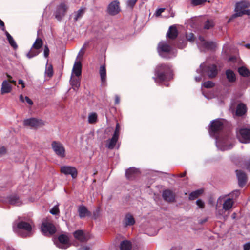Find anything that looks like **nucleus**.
<instances>
[{
    "label": "nucleus",
    "mask_w": 250,
    "mask_h": 250,
    "mask_svg": "<svg viewBox=\"0 0 250 250\" xmlns=\"http://www.w3.org/2000/svg\"><path fill=\"white\" fill-rule=\"evenodd\" d=\"M238 71L239 74L243 77H247L250 76V71L244 66L239 67Z\"/></svg>",
    "instance_id": "obj_36"
},
{
    "label": "nucleus",
    "mask_w": 250,
    "mask_h": 250,
    "mask_svg": "<svg viewBox=\"0 0 250 250\" xmlns=\"http://www.w3.org/2000/svg\"><path fill=\"white\" fill-rule=\"evenodd\" d=\"M201 74L200 76L198 77H196L195 78V80L197 82H199L202 80V76H204L205 75H202V74L200 73Z\"/></svg>",
    "instance_id": "obj_57"
},
{
    "label": "nucleus",
    "mask_w": 250,
    "mask_h": 250,
    "mask_svg": "<svg viewBox=\"0 0 250 250\" xmlns=\"http://www.w3.org/2000/svg\"><path fill=\"white\" fill-rule=\"evenodd\" d=\"M5 35L7 37V39L8 41V42L10 45L13 47L14 49H16L18 47V45H17L16 42L13 39V37L10 35V34L6 31H5Z\"/></svg>",
    "instance_id": "obj_35"
},
{
    "label": "nucleus",
    "mask_w": 250,
    "mask_h": 250,
    "mask_svg": "<svg viewBox=\"0 0 250 250\" xmlns=\"http://www.w3.org/2000/svg\"><path fill=\"white\" fill-rule=\"evenodd\" d=\"M10 83L7 80L3 81L1 85V93L4 94L10 93L12 90V86Z\"/></svg>",
    "instance_id": "obj_23"
},
{
    "label": "nucleus",
    "mask_w": 250,
    "mask_h": 250,
    "mask_svg": "<svg viewBox=\"0 0 250 250\" xmlns=\"http://www.w3.org/2000/svg\"><path fill=\"white\" fill-rule=\"evenodd\" d=\"M138 0H128L127 4L129 6L132 8Z\"/></svg>",
    "instance_id": "obj_50"
},
{
    "label": "nucleus",
    "mask_w": 250,
    "mask_h": 250,
    "mask_svg": "<svg viewBox=\"0 0 250 250\" xmlns=\"http://www.w3.org/2000/svg\"><path fill=\"white\" fill-rule=\"evenodd\" d=\"M79 250H90L89 247L83 246L81 247Z\"/></svg>",
    "instance_id": "obj_58"
},
{
    "label": "nucleus",
    "mask_w": 250,
    "mask_h": 250,
    "mask_svg": "<svg viewBox=\"0 0 250 250\" xmlns=\"http://www.w3.org/2000/svg\"><path fill=\"white\" fill-rule=\"evenodd\" d=\"M244 250H250V242L247 243L243 245Z\"/></svg>",
    "instance_id": "obj_54"
},
{
    "label": "nucleus",
    "mask_w": 250,
    "mask_h": 250,
    "mask_svg": "<svg viewBox=\"0 0 250 250\" xmlns=\"http://www.w3.org/2000/svg\"><path fill=\"white\" fill-rule=\"evenodd\" d=\"M98 121V115L95 112L90 113L88 116V122L89 124L96 123Z\"/></svg>",
    "instance_id": "obj_34"
},
{
    "label": "nucleus",
    "mask_w": 250,
    "mask_h": 250,
    "mask_svg": "<svg viewBox=\"0 0 250 250\" xmlns=\"http://www.w3.org/2000/svg\"><path fill=\"white\" fill-rule=\"evenodd\" d=\"M234 203V200L232 198L219 197L216 205L217 215L223 216L226 211H229L232 208Z\"/></svg>",
    "instance_id": "obj_3"
},
{
    "label": "nucleus",
    "mask_w": 250,
    "mask_h": 250,
    "mask_svg": "<svg viewBox=\"0 0 250 250\" xmlns=\"http://www.w3.org/2000/svg\"><path fill=\"white\" fill-rule=\"evenodd\" d=\"M18 82L19 84L21 85L22 88L25 87V85L23 81H22V80H19Z\"/></svg>",
    "instance_id": "obj_59"
},
{
    "label": "nucleus",
    "mask_w": 250,
    "mask_h": 250,
    "mask_svg": "<svg viewBox=\"0 0 250 250\" xmlns=\"http://www.w3.org/2000/svg\"><path fill=\"white\" fill-rule=\"evenodd\" d=\"M247 169L250 171V161L248 162L247 165Z\"/></svg>",
    "instance_id": "obj_64"
},
{
    "label": "nucleus",
    "mask_w": 250,
    "mask_h": 250,
    "mask_svg": "<svg viewBox=\"0 0 250 250\" xmlns=\"http://www.w3.org/2000/svg\"><path fill=\"white\" fill-rule=\"evenodd\" d=\"M186 38H187V40H188L190 42L193 41L194 40V35L192 33H190L189 34H187Z\"/></svg>",
    "instance_id": "obj_46"
},
{
    "label": "nucleus",
    "mask_w": 250,
    "mask_h": 250,
    "mask_svg": "<svg viewBox=\"0 0 250 250\" xmlns=\"http://www.w3.org/2000/svg\"><path fill=\"white\" fill-rule=\"evenodd\" d=\"M43 53L44 57L47 58L49 54V49L47 45L44 46Z\"/></svg>",
    "instance_id": "obj_48"
},
{
    "label": "nucleus",
    "mask_w": 250,
    "mask_h": 250,
    "mask_svg": "<svg viewBox=\"0 0 250 250\" xmlns=\"http://www.w3.org/2000/svg\"><path fill=\"white\" fill-rule=\"evenodd\" d=\"M24 124L26 126L35 128L40 127L44 125V123L42 120L37 119L34 118L25 120Z\"/></svg>",
    "instance_id": "obj_15"
},
{
    "label": "nucleus",
    "mask_w": 250,
    "mask_h": 250,
    "mask_svg": "<svg viewBox=\"0 0 250 250\" xmlns=\"http://www.w3.org/2000/svg\"><path fill=\"white\" fill-rule=\"evenodd\" d=\"M99 73L102 85H104L106 82V71L104 65L100 66Z\"/></svg>",
    "instance_id": "obj_26"
},
{
    "label": "nucleus",
    "mask_w": 250,
    "mask_h": 250,
    "mask_svg": "<svg viewBox=\"0 0 250 250\" xmlns=\"http://www.w3.org/2000/svg\"><path fill=\"white\" fill-rule=\"evenodd\" d=\"M42 45V40L39 38H37L30 51L27 54V57L30 59L37 56L40 53L41 51L40 49Z\"/></svg>",
    "instance_id": "obj_9"
},
{
    "label": "nucleus",
    "mask_w": 250,
    "mask_h": 250,
    "mask_svg": "<svg viewBox=\"0 0 250 250\" xmlns=\"http://www.w3.org/2000/svg\"><path fill=\"white\" fill-rule=\"evenodd\" d=\"M74 237L82 242H86L89 239L88 234H85L83 231L82 230H77L73 233Z\"/></svg>",
    "instance_id": "obj_18"
},
{
    "label": "nucleus",
    "mask_w": 250,
    "mask_h": 250,
    "mask_svg": "<svg viewBox=\"0 0 250 250\" xmlns=\"http://www.w3.org/2000/svg\"><path fill=\"white\" fill-rule=\"evenodd\" d=\"M8 200L9 203L13 205L19 206L22 203L19 197L16 195L10 196L8 198Z\"/></svg>",
    "instance_id": "obj_29"
},
{
    "label": "nucleus",
    "mask_w": 250,
    "mask_h": 250,
    "mask_svg": "<svg viewBox=\"0 0 250 250\" xmlns=\"http://www.w3.org/2000/svg\"><path fill=\"white\" fill-rule=\"evenodd\" d=\"M165 8H159L156 11L155 15L156 16H159L161 15V14L165 11Z\"/></svg>",
    "instance_id": "obj_52"
},
{
    "label": "nucleus",
    "mask_w": 250,
    "mask_h": 250,
    "mask_svg": "<svg viewBox=\"0 0 250 250\" xmlns=\"http://www.w3.org/2000/svg\"><path fill=\"white\" fill-rule=\"evenodd\" d=\"M45 74L49 77H51L52 76L53 74V67L51 65H48L47 63V67L45 70Z\"/></svg>",
    "instance_id": "obj_40"
},
{
    "label": "nucleus",
    "mask_w": 250,
    "mask_h": 250,
    "mask_svg": "<svg viewBox=\"0 0 250 250\" xmlns=\"http://www.w3.org/2000/svg\"><path fill=\"white\" fill-rule=\"evenodd\" d=\"M25 101L29 104V105H32L33 104V102L32 100L27 96L25 97Z\"/></svg>",
    "instance_id": "obj_56"
},
{
    "label": "nucleus",
    "mask_w": 250,
    "mask_h": 250,
    "mask_svg": "<svg viewBox=\"0 0 250 250\" xmlns=\"http://www.w3.org/2000/svg\"><path fill=\"white\" fill-rule=\"evenodd\" d=\"M176 46L180 49H183L186 46V41L184 40H179L177 43Z\"/></svg>",
    "instance_id": "obj_43"
},
{
    "label": "nucleus",
    "mask_w": 250,
    "mask_h": 250,
    "mask_svg": "<svg viewBox=\"0 0 250 250\" xmlns=\"http://www.w3.org/2000/svg\"><path fill=\"white\" fill-rule=\"evenodd\" d=\"M7 77L8 79V80L7 81L9 82V83H12L14 85H16V81L11 80L12 77L10 75H9L8 74H7Z\"/></svg>",
    "instance_id": "obj_53"
},
{
    "label": "nucleus",
    "mask_w": 250,
    "mask_h": 250,
    "mask_svg": "<svg viewBox=\"0 0 250 250\" xmlns=\"http://www.w3.org/2000/svg\"><path fill=\"white\" fill-rule=\"evenodd\" d=\"M78 212L81 218H84L86 216H90L91 214V212L88 211L86 208L84 206H80L79 207Z\"/></svg>",
    "instance_id": "obj_25"
},
{
    "label": "nucleus",
    "mask_w": 250,
    "mask_h": 250,
    "mask_svg": "<svg viewBox=\"0 0 250 250\" xmlns=\"http://www.w3.org/2000/svg\"><path fill=\"white\" fill-rule=\"evenodd\" d=\"M121 127L120 125L118 123L116 124L115 130L114 131L113 135H115L116 136L119 137L120 134Z\"/></svg>",
    "instance_id": "obj_45"
},
{
    "label": "nucleus",
    "mask_w": 250,
    "mask_h": 250,
    "mask_svg": "<svg viewBox=\"0 0 250 250\" xmlns=\"http://www.w3.org/2000/svg\"><path fill=\"white\" fill-rule=\"evenodd\" d=\"M119 2L117 1H114L111 2L107 8L108 13L111 15H115L120 11Z\"/></svg>",
    "instance_id": "obj_17"
},
{
    "label": "nucleus",
    "mask_w": 250,
    "mask_h": 250,
    "mask_svg": "<svg viewBox=\"0 0 250 250\" xmlns=\"http://www.w3.org/2000/svg\"><path fill=\"white\" fill-rule=\"evenodd\" d=\"M60 172L65 175H70L73 179L77 177L78 171L74 167L65 165L61 167Z\"/></svg>",
    "instance_id": "obj_12"
},
{
    "label": "nucleus",
    "mask_w": 250,
    "mask_h": 250,
    "mask_svg": "<svg viewBox=\"0 0 250 250\" xmlns=\"http://www.w3.org/2000/svg\"><path fill=\"white\" fill-rule=\"evenodd\" d=\"M157 50L160 56L164 58H170L175 56L173 47L166 41H162L159 43Z\"/></svg>",
    "instance_id": "obj_4"
},
{
    "label": "nucleus",
    "mask_w": 250,
    "mask_h": 250,
    "mask_svg": "<svg viewBox=\"0 0 250 250\" xmlns=\"http://www.w3.org/2000/svg\"><path fill=\"white\" fill-rule=\"evenodd\" d=\"M207 220H208L207 218H206L203 220H200V223L202 224L204 223L205 222H206V221H207Z\"/></svg>",
    "instance_id": "obj_62"
},
{
    "label": "nucleus",
    "mask_w": 250,
    "mask_h": 250,
    "mask_svg": "<svg viewBox=\"0 0 250 250\" xmlns=\"http://www.w3.org/2000/svg\"><path fill=\"white\" fill-rule=\"evenodd\" d=\"M224 121L220 119L212 121L209 130L210 135L215 138L216 146L222 151L230 149L233 146L228 134L223 130Z\"/></svg>",
    "instance_id": "obj_1"
},
{
    "label": "nucleus",
    "mask_w": 250,
    "mask_h": 250,
    "mask_svg": "<svg viewBox=\"0 0 250 250\" xmlns=\"http://www.w3.org/2000/svg\"><path fill=\"white\" fill-rule=\"evenodd\" d=\"M56 246L59 248L66 249L70 246L68 237L65 234L60 235L58 237V241L56 243Z\"/></svg>",
    "instance_id": "obj_14"
},
{
    "label": "nucleus",
    "mask_w": 250,
    "mask_h": 250,
    "mask_svg": "<svg viewBox=\"0 0 250 250\" xmlns=\"http://www.w3.org/2000/svg\"><path fill=\"white\" fill-rule=\"evenodd\" d=\"M196 204L200 208H204V203L200 199L196 201Z\"/></svg>",
    "instance_id": "obj_49"
},
{
    "label": "nucleus",
    "mask_w": 250,
    "mask_h": 250,
    "mask_svg": "<svg viewBox=\"0 0 250 250\" xmlns=\"http://www.w3.org/2000/svg\"><path fill=\"white\" fill-rule=\"evenodd\" d=\"M70 83L73 89L75 91L78 90L80 86V79L79 78H71L70 81Z\"/></svg>",
    "instance_id": "obj_32"
},
{
    "label": "nucleus",
    "mask_w": 250,
    "mask_h": 250,
    "mask_svg": "<svg viewBox=\"0 0 250 250\" xmlns=\"http://www.w3.org/2000/svg\"><path fill=\"white\" fill-rule=\"evenodd\" d=\"M236 173L239 186L243 187L247 182V177L245 173L242 170H236Z\"/></svg>",
    "instance_id": "obj_19"
},
{
    "label": "nucleus",
    "mask_w": 250,
    "mask_h": 250,
    "mask_svg": "<svg viewBox=\"0 0 250 250\" xmlns=\"http://www.w3.org/2000/svg\"><path fill=\"white\" fill-rule=\"evenodd\" d=\"M178 32L175 25L170 26L167 33L166 37L167 39L173 40L178 36Z\"/></svg>",
    "instance_id": "obj_20"
},
{
    "label": "nucleus",
    "mask_w": 250,
    "mask_h": 250,
    "mask_svg": "<svg viewBox=\"0 0 250 250\" xmlns=\"http://www.w3.org/2000/svg\"><path fill=\"white\" fill-rule=\"evenodd\" d=\"M68 9V6L64 3H62L57 6L54 15L55 18L60 21L65 16Z\"/></svg>",
    "instance_id": "obj_13"
},
{
    "label": "nucleus",
    "mask_w": 250,
    "mask_h": 250,
    "mask_svg": "<svg viewBox=\"0 0 250 250\" xmlns=\"http://www.w3.org/2000/svg\"><path fill=\"white\" fill-rule=\"evenodd\" d=\"M237 137L242 143H250V126L242 127L236 131Z\"/></svg>",
    "instance_id": "obj_6"
},
{
    "label": "nucleus",
    "mask_w": 250,
    "mask_h": 250,
    "mask_svg": "<svg viewBox=\"0 0 250 250\" xmlns=\"http://www.w3.org/2000/svg\"><path fill=\"white\" fill-rule=\"evenodd\" d=\"M41 229L45 235L53 234L56 232L55 226L51 223L48 222L43 223Z\"/></svg>",
    "instance_id": "obj_16"
},
{
    "label": "nucleus",
    "mask_w": 250,
    "mask_h": 250,
    "mask_svg": "<svg viewBox=\"0 0 250 250\" xmlns=\"http://www.w3.org/2000/svg\"><path fill=\"white\" fill-rule=\"evenodd\" d=\"M247 111V107L243 104H239L236 110V114L237 116H241L244 115Z\"/></svg>",
    "instance_id": "obj_30"
},
{
    "label": "nucleus",
    "mask_w": 250,
    "mask_h": 250,
    "mask_svg": "<svg viewBox=\"0 0 250 250\" xmlns=\"http://www.w3.org/2000/svg\"><path fill=\"white\" fill-rule=\"evenodd\" d=\"M135 223V219L130 213L126 214L122 222L123 226L125 227L132 226Z\"/></svg>",
    "instance_id": "obj_21"
},
{
    "label": "nucleus",
    "mask_w": 250,
    "mask_h": 250,
    "mask_svg": "<svg viewBox=\"0 0 250 250\" xmlns=\"http://www.w3.org/2000/svg\"><path fill=\"white\" fill-rule=\"evenodd\" d=\"M203 193V189H198L196 191L192 192L189 196V200H194L197 197H198L201 194Z\"/></svg>",
    "instance_id": "obj_37"
},
{
    "label": "nucleus",
    "mask_w": 250,
    "mask_h": 250,
    "mask_svg": "<svg viewBox=\"0 0 250 250\" xmlns=\"http://www.w3.org/2000/svg\"><path fill=\"white\" fill-rule=\"evenodd\" d=\"M50 213L53 215H58L59 212L58 205L55 206L50 211Z\"/></svg>",
    "instance_id": "obj_42"
},
{
    "label": "nucleus",
    "mask_w": 250,
    "mask_h": 250,
    "mask_svg": "<svg viewBox=\"0 0 250 250\" xmlns=\"http://www.w3.org/2000/svg\"><path fill=\"white\" fill-rule=\"evenodd\" d=\"M85 8L82 7L75 13V16L74 17L75 21H78L79 19L82 17L85 12Z\"/></svg>",
    "instance_id": "obj_38"
},
{
    "label": "nucleus",
    "mask_w": 250,
    "mask_h": 250,
    "mask_svg": "<svg viewBox=\"0 0 250 250\" xmlns=\"http://www.w3.org/2000/svg\"><path fill=\"white\" fill-rule=\"evenodd\" d=\"M197 44L199 49L201 51L206 50L214 49L216 46L215 42H207L201 36L198 38Z\"/></svg>",
    "instance_id": "obj_8"
},
{
    "label": "nucleus",
    "mask_w": 250,
    "mask_h": 250,
    "mask_svg": "<svg viewBox=\"0 0 250 250\" xmlns=\"http://www.w3.org/2000/svg\"><path fill=\"white\" fill-rule=\"evenodd\" d=\"M207 0H191V3L193 6H198L204 4Z\"/></svg>",
    "instance_id": "obj_41"
},
{
    "label": "nucleus",
    "mask_w": 250,
    "mask_h": 250,
    "mask_svg": "<svg viewBox=\"0 0 250 250\" xmlns=\"http://www.w3.org/2000/svg\"><path fill=\"white\" fill-rule=\"evenodd\" d=\"M6 153V149L4 146L0 147V157L2 156Z\"/></svg>",
    "instance_id": "obj_51"
},
{
    "label": "nucleus",
    "mask_w": 250,
    "mask_h": 250,
    "mask_svg": "<svg viewBox=\"0 0 250 250\" xmlns=\"http://www.w3.org/2000/svg\"><path fill=\"white\" fill-rule=\"evenodd\" d=\"M250 6V3L247 1H241L237 2L235 5V13L232 15V18L242 16L244 14H249L246 9Z\"/></svg>",
    "instance_id": "obj_7"
},
{
    "label": "nucleus",
    "mask_w": 250,
    "mask_h": 250,
    "mask_svg": "<svg viewBox=\"0 0 250 250\" xmlns=\"http://www.w3.org/2000/svg\"><path fill=\"white\" fill-rule=\"evenodd\" d=\"M203 85L207 88H212L214 86V83L210 81H208L204 83Z\"/></svg>",
    "instance_id": "obj_44"
},
{
    "label": "nucleus",
    "mask_w": 250,
    "mask_h": 250,
    "mask_svg": "<svg viewBox=\"0 0 250 250\" xmlns=\"http://www.w3.org/2000/svg\"><path fill=\"white\" fill-rule=\"evenodd\" d=\"M214 21L212 19L208 20L205 23L204 28L206 29H209L214 26Z\"/></svg>",
    "instance_id": "obj_39"
},
{
    "label": "nucleus",
    "mask_w": 250,
    "mask_h": 250,
    "mask_svg": "<svg viewBox=\"0 0 250 250\" xmlns=\"http://www.w3.org/2000/svg\"><path fill=\"white\" fill-rule=\"evenodd\" d=\"M17 227L25 231V232H20L22 237H30L33 234L32 225L24 221H21L18 223Z\"/></svg>",
    "instance_id": "obj_10"
},
{
    "label": "nucleus",
    "mask_w": 250,
    "mask_h": 250,
    "mask_svg": "<svg viewBox=\"0 0 250 250\" xmlns=\"http://www.w3.org/2000/svg\"><path fill=\"white\" fill-rule=\"evenodd\" d=\"M72 73L78 77L81 75L82 64L80 61H75L72 69Z\"/></svg>",
    "instance_id": "obj_24"
},
{
    "label": "nucleus",
    "mask_w": 250,
    "mask_h": 250,
    "mask_svg": "<svg viewBox=\"0 0 250 250\" xmlns=\"http://www.w3.org/2000/svg\"><path fill=\"white\" fill-rule=\"evenodd\" d=\"M131 248V243L129 241L124 240L120 244V250H130Z\"/></svg>",
    "instance_id": "obj_33"
},
{
    "label": "nucleus",
    "mask_w": 250,
    "mask_h": 250,
    "mask_svg": "<svg viewBox=\"0 0 250 250\" xmlns=\"http://www.w3.org/2000/svg\"><path fill=\"white\" fill-rule=\"evenodd\" d=\"M0 28H1L2 31L5 32L6 30L4 26V23L1 19H0Z\"/></svg>",
    "instance_id": "obj_55"
},
{
    "label": "nucleus",
    "mask_w": 250,
    "mask_h": 250,
    "mask_svg": "<svg viewBox=\"0 0 250 250\" xmlns=\"http://www.w3.org/2000/svg\"><path fill=\"white\" fill-rule=\"evenodd\" d=\"M120 102V98L118 96L116 95L115 97V104H118Z\"/></svg>",
    "instance_id": "obj_60"
},
{
    "label": "nucleus",
    "mask_w": 250,
    "mask_h": 250,
    "mask_svg": "<svg viewBox=\"0 0 250 250\" xmlns=\"http://www.w3.org/2000/svg\"><path fill=\"white\" fill-rule=\"evenodd\" d=\"M20 100L21 102H24V101H25V97L24 98V97L22 95H21L20 96Z\"/></svg>",
    "instance_id": "obj_61"
},
{
    "label": "nucleus",
    "mask_w": 250,
    "mask_h": 250,
    "mask_svg": "<svg viewBox=\"0 0 250 250\" xmlns=\"http://www.w3.org/2000/svg\"><path fill=\"white\" fill-rule=\"evenodd\" d=\"M119 137L113 135L112 137L107 141L106 146L109 149H113L118 141Z\"/></svg>",
    "instance_id": "obj_27"
},
{
    "label": "nucleus",
    "mask_w": 250,
    "mask_h": 250,
    "mask_svg": "<svg viewBox=\"0 0 250 250\" xmlns=\"http://www.w3.org/2000/svg\"><path fill=\"white\" fill-rule=\"evenodd\" d=\"M139 174L138 169L135 167H130L126 170L125 175L127 179H132Z\"/></svg>",
    "instance_id": "obj_22"
},
{
    "label": "nucleus",
    "mask_w": 250,
    "mask_h": 250,
    "mask_svg": "<svg viewBox=\"0 0 250 250\" xmlns=\"http://www.w3.org/2000/svg\"><path fill=\"white\" fill-rule=\"evenodd\" d=\"M155 74L156 76V78H154L155 82L169 81L173 78L172 70L167 64H158L155 69Z\"/></svg>",
    "instance_id": "obj_2"
},
{
    "label": "nucleus",
    "mask_w": 250,
    "mask_h": 250,
    "mask_svg": "<svg viewBox=\"0 0 250 250\" xmlns=\"http://www.w3.org/2000/svg\"><path fill=\"white\" fill-rule=\"evenodd\" d=\"M226 78L230 83H233L236 81V76L234 72L230 69L226 71Z\"/></svg>",
    "instance_id": "obj_31"
},
{
    "label": "nucleus",
    "mask_w": 250,
    "mask_h": 250,
    "mask_svg": "<svg viewBox=\"0 0 250 250\" xmlns=\"http://www.w3.org/2000/svg\"><path fill=\"white\" fill-rule=\"evenodd\" d=\"M163 197L165 200L167 202H172L174 200V195L169 190H166L163 192Z\"/></svg>",
    "instance_id": "obj_28"
},
{
    "label": "nucleus",
    "mask_w": 250,
    "mask_h": 250,
    "mask_svg": "<svg viewBox=\"0 0 250 250\" xmlns=\"http://www.w3.org/2000/svg\"><path fill=\"white\" fill-rule=\"evenodd\" d=\"M198 73L207 75L209 78L215 77L218 74V69L214 64L207 65L205 63L200 64V68L197 70Z\"/></svg>",
    "instance_id": "obj_5"
},
{
    "label": "nucleus",
    "mask_w": 250,
    "mask_h": 250,
    "mask_svg": "<svg viewBox=\"0 0 250 250\" xmlns=\"http://www.w3.org/2000/svg\"><path fill=\"white\" fill-rule=\"evenodd\" d=\"M52 148L55 153L61 158L65 156V150L63 145L58 141H53L51 143Z\"/></svg>",
    "instance_id": "obj_11"
},
{
    "label": "nucleus",
    "mask_w": 250,
    "mask_h": 250,
    "mask_svg": "<svg viewBox=\"0 0 250 250\" xmlns=\"http://www.w3.org/2000/svg\"><path fill=\"white\" fill-rule=\"evenodd\" d=\"M100 209L98 208L93 212V218L96 219L99 216Z\"/></svg>",
    "instance_id": "obj_47"
},
{
    "label": "nucleus",
    "mask_w": 250,
    "mask_h": 250,
    "mask_svg": "<svg viewBox=\"0 0 250 250\" xmlns=\"http://www.w3.org/2000/svg\"><path fill=\"white\" fill-rule=\"evenodd\" d=\"M186 173V172H183L182 173L180 174L179 176L180 177H184L185 176Z\"/></svg>",
    "instance_id": "obj_63"
}]
</instances>
